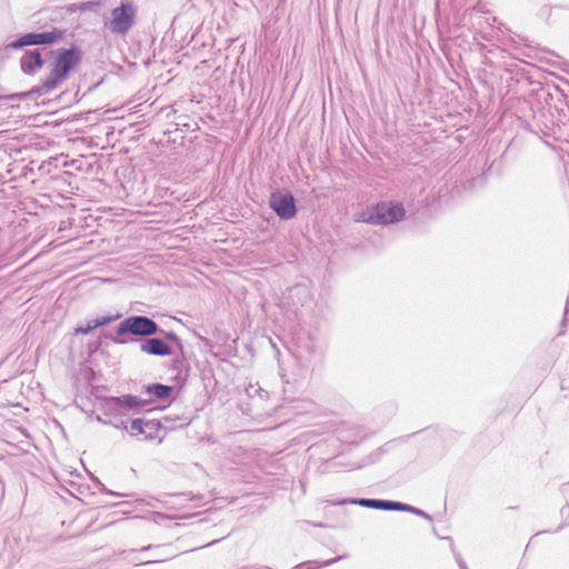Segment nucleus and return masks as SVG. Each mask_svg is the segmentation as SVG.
<instances>
[{
  "mask_svg": "<svg viewBox=\"0 0 569 569\" xmlns=\"http://www.w3.org/2000/svg\"><path fill=\"white\" fill-rule=\"evenodd\" d=\"M117 342H119V343H126L127 341H126V340H117Z\"/></svg>",
  "mask_w": 569,
  "mask_h": 569,
  "instance_id": "obj_25",
  "label": "nucleus"
},
{
  "mask_svg": "<svg viewBox=\"0 0 569 569\" xmlns=\"http://www.w3.org/2000/svg\"><path fill=\"white\" fill-rule=\"evenodd\" d=\"M411 509L412 510H408L409 512H412V513H416V515H419V516H422L425 518H430L429 515H427L423 510L419 509V508H416V507H412L411 506Z\"/></svg>",
  "mask_w": 569,
  "mask_h": 569,
  "instance_id": "obj_20",
  "label": "nucleus"
},
{
  "mask_svg": "<svg viewBox=\"0 0 569 569\" xmlns=\"http://www.w3.org/2000/svg\"><path fill=\"white\" fill-rule=\"evenodd\" d=\"M59 37L60 33L57 32L27 33L20 37L17 41L10 43L9 47L17 49L24 46L49 44L57 41Z\"/></svg>",
  "mask_w": 569,
  "mask_h": 569,
  "instance_id": "obj_7",
  "label": "nucleus"
},
{
  "mask_svg": "<svg viewBox=\"0 0 569 569\" xmlns=\"http://www.w3.org/2000/svg\"><path fill=\"white\" fill-rule=\"evenodd\" d=\"M159 331L164 335V338L167 340L173 342L180 350L182 349L181 339L173 331H163L160 329Z\"/></svg>",
  "mask_w": 569,
  "mask_h": 569,
  "instance_id": "obj_18",
  "label": "nucleus"
},
{
  "mask_svg": "<svg viewBox=\"0 0 569 569\" xmlns=\"http://www.w3.org/2000/svg\"><path fill=\"white\" fill-rule=\"evenodd\" d=\"M78 57L74 49L62 50L50 66V73L43 80L38 92L47 93L56 89L68 77L69 71L77 64Z\"/></svg>",
  "mask_w": 569,
  "mask_h": 569,
  "instance_id": "obj_1",
  "label": "nucleus"
},
{
  "mask_svg": "<svg viewBox=\"0 0 569 569\" xmlns=\"http://www.w3.org/2000/svg\"><path fill=\"white\" fill-rule=\"evenodd\" d=\"M347 557H348L347 555H341V556H338L336 558H332V559H329L326 561L308 560V561H305V562H301V563L295 566L293 569H302L306 566L308 567L307 569H315V567H312V565H315L316 568H325V567H329L342 559H346Z\"/></svg>",
  "mask_w": 569,
  "mask_h": 569,
  "instance_id": "obj_15",
  "label": "nucleus"
},
{
  "mask_svg": "<svg viewBox=\"0 0 569 569\" xmlns=\"http://www.w3.org/2000/svg\"><path fill=\"white\" fill-rule=\"evenodd\" d=\"M269 204L282 220H290L297 213L295 198L288 191L273 192L270 197Z\"/></svg>",
  "mask_w": 569,
  "mask_h": 569,
  "instance_id": "obj_5",
  "label": "nucleus"
},
{
  "mask_svg": "<svg viewBox=\"0 0 569 569\" xmlns=\"http://www.w3.org/2000/svg\"><path fill=\"white\" fill-rule=\"evenodd\" d=\"M339 502H350L369 509L385 511H408L412 510L410 505L396 500H339Z\"/></svg>",
  "mask_w": 569,
  "mask_h": 569,
  "instance_id": "obj_6",
  "label": "nucleus"
},
{
  "mask_svg": "<svg viewBox=\"0 0 569 569\" xmlns=\"http://www.w3.org/2000/svg\"><path fill=\"white\" fill-rule=\"evenodd\" d=\"M159 332V326L146 316H131L121 321L117 329L118 336L131 333L140 337H151Z\"/></svg>",
  "mask_w": 569,
  "mask_h": 569,
  "instance_id": "obj_3",
  "label": "nucleus"
},
{
  "mask_svg": "<svg viewBox=\"0 0 569 569\" xmlns=\"http://www.w3.org/2000/svg\"><path fill=\"white\" fill-rule=\"evenodd\" d=\"M307 523L309 525H312L313 527H318V528H327V527H330V525H327L322 521H319V522H311V521H306Z\"/></svg>",
  "mask_w": 569,
  "mask_h": 569,
  "instance_id": "obj_21",
  "label": "nucleus"
},
{
  "mask_svg": "<svg viewBox=\"0 0 569 569\" xmlns=\"http://www.w3.org/2000/svg\"><path fill=\"white\" fill-rule=\"evenodd\" d=\"M562 493L569 496V482L563 485L562 487Z\"/></svg>",
  "mask_w": 569,
  "mask_h": 569,
  "instance_id": "obj_24",
  "label": "nucleus"
},
{
  "mask_svg": "<svg viewBox=\"0 0 569 569\" xmlns=\"http://www.w3.org/2000/svg\"><path fill=\"white\" fill-rule=\"evenodd\" d=\"M326 505L322 507V511L326 518H332L335 508L343 509L347 502H339V500H325Z\"/></svg>",
  "mask_w": 569,
  "mask_h": 569,
  "instance_id": "obj_16",
  "label": "nucleus"
},
{
  "mask_svg": "<svg viewBox=\"0 0 569 569\" xmlns=\"http://www.w3.org/2000/svg\"><path fill=\"white\" fill-rule=\"evenodd\" d=\"M151 548H153L152 545H148L146 547H142L140 549H129V550H121L119 552V556L123 559V560H127L129 561L130 563H133L136 566L138 565H151V563H156L158 562V560H146V561H142V560H139L137 557H132L130 558L131 556H134L137 552H143V551H147V550H150Z\"/></svg>",
  "mask_w": 569,
  "mask_h": 569,
  "instance_id": "obj_12",
  "label": "nucleus"
},
{
  "mask_svg": "<svg viewBox=\"0 0 569 569\" xmlns=\"http://www.w3.org/2000/svg\"><path fill=\"white\" fill-rule=\"evenodd\" d=\"M200 513H201V512L193 513V515H181V516H179L178 518H179V519H188V518H191V517L198 516V515H200Z\"/></svg>",
  "mask_w": 569,
  "mask_h": 569,
  "instance_id": "obj_23",
  "label": "nucleus"
},
{
  "mask_svg": "<svg viewBox=\"0 0 569 569\" xmlns=\"http://www.w3.org/2000/svg\"><path fill=\"white\" fill-rule=\"evenodd\" d=\"M144 401L136 396L124 395L121 397H112L108 400V405L111 409L117 411H126L143 405Z\"/></svg>",
  "mask_w": 569,
  "mask_h": 569,
  "instance_id": "obj_11",
  "label": "nucleus"
},
{
  "mask_svg": "<svg viewBox=\"0 0 569 569\" xmlns=\"http://www.w3.org/2000/svg\"><path fill=\"white\" fill-rule=\"evenodd\" d=\"M121 426H123V428H124V429H128V430H129V427H127V426L124 425V422H121Z\"/></svg>",
  "mask_w": 569,
  "mask_h": 569,
  "instance_id": "obj_26",
  "label": "nucleus"
},
{
  "mask_svg": "<svg viewBox=\"0 0 569 569\" xmlns=\"http://www.w3.org/2000/svg\"><path fill=\"white\" fill-rule=\"evenodd\" d=\"M96 4H98V2H96V1H88V2L79 3V8L81 10H87V9H91Z\"/></svg>",
  "mask_w": 569,
  "mask_h": 569,
  "instance_id": "obj_19",
  "label": "nucleus"
},
{
  "mask_svg": "<svg viewBox=\"0 0 569 569\" xmlns=\"http://www.w3.org/2000/svg\"><path fill=\"white\" fill-rule=\"evenodd\" d=\"M44 63V59L41 57L39 49L26 51L20 59L21 69L27 74H33Z\"/></svg>",
  "mask_w": 569,
  "mask_h": 569,
  "instance_id": "obj_9",
  "label": "nucleus"
},
{
  "mask_svg": "<svg viewBox=\"0 0 569 569\" xmlns=\"http://www.w3.org/2000/svg\"><path fill=\"white\" fill-rule=\"evenodd\" d=\"M446 539H448L450 541V547H451L452 553L455 556V559H456L459 568L460 569H468V567H467L465 560L462 559L461 555L456 550L452 538L451 537H447Z\"/></svg>",
  "mask_w": 569,
  "mask_h": 569,
  "instance_id": "obj_17",
  "label": "nucleus"
},
{
  "mask_svg": "<svg viewBox=\"0 0 569 569\" xmlns=\"http://www.w3.org/2000/svg\"><path fill=\"white\" fill-rule=\"evenodd\" d=\"M159 422L154 420L134 419L129 426L131 436L143 435L146 439H153V432L159 428Z\"/></svg>",
  "mask_w": 569,
  "mask_h": 569,
  "instance_id": "obj_10",
  "label": "nucleus"
},
{
  "mask_svg": "<svg viewBox=\"0 0 569 569\" xmlns=\"http://www.w3.org/2000/svg\"><path fill=\"white\" fill-rule=\"evenodd\" d=\"M77 10H81L79 8V3H72V4L68 6V11L69 12H76Z\"/></svg>",
  "mask_w": 569,
  "mask_h": 569,
  "instance_id": "obj_22",
  "label": "nucleus"
},
{
  "mask_svg": "<svg viewBox=\"0 0 569 569\" xmlns=\"http://www.w3.org/2000/svg\"><path fill=\"white\" fill-rule=\"evenodd\" d=\"M140 350L143 353L152 356H170L173 353L172 348L159 338H146L140 342Z\"/></svg>",
  "mask_w": 569,
  "mask_h": 569,
  "instance_id": "obj_8",
  "label": "nucleus"
},
{
  "mask_svg": "<svg viewBox=\"0 0 569 569\" xmlns=\"http://www.w3.org/2000/svg\"><path fill=\"white\" fill-rule=\"evenodd\" d=\"M136 13L131 2H122L111 11V18L104 22V27L114 34L124 36L133 27Z\"/></svg>",
  "mask_w": 569,
  "mask_h": 569,
  "instance_id": "obj_2",
  "label": "nucleus"
},
{
  "mask_svg": "<svg viewBox=\"0 0 569 569\" xmlns=\"http://www.w3.org/2000/svg\"><path fill=\"white\" fill-rule=\"evenodd\" d=\"M405 216V209L400 203H379L376 206L373 212L367 218L365 222L371 224H388L401 220Z\"/></svg>",
  "mask_w": 569,
  "mask_h": 569,
  "instance_id": "obj_4",
  "label": "nucleus"
},
{
  "mask_svg": "<svg viewBox=\"0 0 569 569\" xmlns=\"http://www.w3.org/2000/svg\"><path fill=\"white\" fill-rule=\"evenodd\" d=\"M172 391H173L172 387L160 385V383L150 385L146 388V392L148 395L154 396L156 398L162 399V400L168 399L171 396Z\"/></svg>",
  "mask_w": 569,
  "mask_h": 569,
  "instance_id": "obj_14",
  "label": "nucleus"
},
{
  "mask_svg": "<svg viewBox=\"0 0 569 569\" xmlns=\"http://www.w3.org/2000/svg\"><path fill=\"white\" fill-rule=\"evenodd\" d=\"M117 317H112V316H106V317L97 318V319H94L92 321H89L86 327H78V328H76L74 332L76 333H81V335L90 333L96 328L101 327V326H106V325L110 323L112 320H114Z\"/></svg>",
  "mask_w": 569,
  "mask_h": 569,
  "instance_id": "obj_13",
  "label": "nucleus"
},
{
  "mask_svg": "<svg viewBox=\"0 0 569 569\" xmlns=\"http://www.w3.org/2000/svg\"><path fill=\"white\" fill-rule=\"evenodd\" d=\"M158 517H160L161 519L168 518L167 516L163 515H158Z\"/></svg>",
  "mask_w": 569,
  "mask_h": 569,
  "instance_id": "obj_27",
  "label": "nucleus"
}]
</instances>
